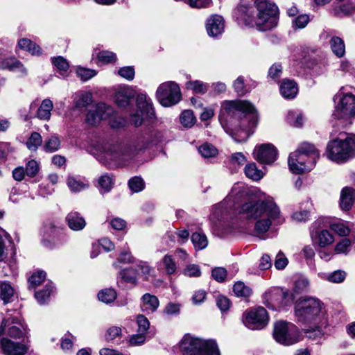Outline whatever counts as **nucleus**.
I'll use <instances>...</instances> for the list:
<instances>
[{
  "label": "nucleus",
  "instance_id": "nucleus-44",
  "mask_svg": "<svg viewBox=\"0 0 355 355\" xmlns=\"http://www.w3.org/2000/svg\"><path fill=\"white\" fill-rule=\"evenodd\" d=\"M180 123L187 128H191L196 122V117L191 110H184L180 116Z\"/></svg>",
  "mask_w": 355,
  "mask_h": 355
},
{
  "label": "nucleus",
  "instance_id": "nucleus-42",
  "mask_svg": "<svg viewBox=\"0 0 355 355\" xmlns=\"http://www.w3.org/2000/svg\"><path fill=\"white\" fill-rule=\"evenodd\" d=\"M199 153L205 158L214 157L218 154V150L208 143L203 144L198 148Z\"/></svg>",
  "mask_w": 355,
  "mask_h": 355
},
{
  "label": "nucleus",
  "instance_id": "nucleus-43",
  "mask_svg": "<svg viewBox=\"0 0 355 355\" xmlns=\"http://www.w3.org/2000/svg\"><path fill=\"white\" fill-rule=\"evenodd\" d=\"M233 291L238 297H249L252 293V289L241 282H239L234 285Z\"/></svg>",
  "mask_w": 355,
  "mask_h": 355
},
{
  "label": "nucleus",
  "instance_id": "nucleus-64",
  "mask_svg": "<svg viewBox=\"0 0 355 355\" xmlns=\"http://www.w3.org/2000/svg\"><path fill=\"white\" fill-rule=\"evenodd\" d=\"M101 121V117L96 112V109L90 110L88 111L86 115V121L87 123L95 125Z\"/></svg>",
  "mask_w": 355,
  "mask_h": 355
},
{
  "label": "nucleus",
  "instance_id": "nucleus-54",
  "mask_svg": "<svg viewBox=\"0 0 355 355\" xmlns=\"http://www.w3.org/2000/svg\"><path fill=\"white\" fill-rule=\"evenodd\" d=\"M98 184L103 192H108L112 187L113 179L107 175H103L99 178Z\"/></svg>",
  "mask_w": 355,
  "mask_h": 355
},
{
  "label": "nucleus",
  "instance_id": "nucleus-26",
  "mask_svg": "<svg viewBox=\"0 0 355 355\" xmlns=\"http://www.w3.org/2000/svg\"><path fill=\"white\" fill-rule=\"evenodd\" d=\"M142 309L144 311L153 313L157 310L159 305L158 298L150 293H146L142 296Z\"/></svg>",
  "mask_w": 355,
  "mask_h": 355
},
{
  "label": "nucleus",
  "instance_id": "nucleus-21",
  "mask_svg": "<svg viewBox=\"0 0 355 355\" xmlns=\"http://www.w3.org/2000/svg\"><path fill=\"white\" fill-rule=\"evenodd\" d=\"M66 221L70 229L74 231L82 230L86 225L85 218L77 211H71L66 217Z\"/></svg>",
  "mask_w": 355,
  "mask_h": 355
},
{
  "label": "nucleus",
  "instance_id": "nucleus-46",
  "mask_svg": "<svg viewBox=\"0 0 355 355\" xmlns=\"http://www.w3.org/2000/svg\"><path fill=\"white\" fill-rule=\"evenodd\" d=\"M46 278V272L44 271H37L33 273L28 279L29 288H35L40 285Z\"/></svg>",
  "mask_w": 355,
  "mask_h": 355
},
{
  "label": "nucleus",
  "instance_id": "nucleus-38",
  "mask_svg": "<svg viewBox=\"0 0 355 355\" xmlns=\"http://www.w3.org/2000/svg\"><path fill=\"white\" fill-rule=\"evenodd\" d=\"M96 112L101 117V120H106L114 113L113 108L104 103H98L96 107Z\"/></svg>",
  "mask_w": 355,
  "mask_h": 355
},
{
  "label": "nucleus",
  "instance_id": "nucleus-12",
  "mask_svg": "<svg viewBox=\"0 0 355 355\" xmlns=\"http://www.w3.org/2000/svg\"><path fill=\"white\" fill-rule=\"evenodd\" d=\"M273 336L277 342L282 345H291L298 341L300 334L295 324L279 321L275 324Z\"/></svg>",
  "mask_w": 355,
  "mask_h": 355
},
{
  "label": "nucleus",
  "instance_id": "nucleus-7",
  "mask_svg": "<svg viewBox=\"0 0 355 355\" xmlns=\"http://www.w3.org/2000/svg\"><path fill=\"white\" fill-rule=\"evenodd\" d=\"M334 100L336 106L331 121L333 128H343L351 124V119L355 116V96L339 92Z\"/></svg>",
  "mask_w": 355,
  "mask_h": 355
},
{
  "label": "nucleus",
  "instance_id": "nucleus-62",
  "mask_svg": "<svg viewBox=\"0 0 355 355\" xmlns=\"http://www.w3.org/2000/svg\"><path fill=\"white\" fill-rule=\"evenodd\" d=\"M352 242L349 239H342L335 248V251L337 253H347L351 247Z\"/></svg>",
  "mask_w": 355,
  "mask_h": 355
},
{
  "label": "nucleus",
  "instance_id": "nucleus-63",
  "mask_svg": "<svg viewBox=\"0 0 355 355\" xmlns=\"http://www.w3.org/2000/svg\"><path fill=\"white\" fill-rule=\"evenodd\" d=\"M288 259L285 257L284 254L282 252H279L276 256L275 267L277 270H282L285 268V267L288 265Z\"/></svg>",
  "mask_w": 355,
  "mask_h": 355
},
{
  "label": "nucleus",
  "instance_id": "nucleus-4",
  "mask_svg": "<svg viewBox=\"0 0 355 355\" xmlns=\"http://www.w3.org/2000/svg\"><path fill=\"white\" fill-rule=\"evenodd\" d=\"M322 305L318 300L313 297L300 300L295 304V313L299 322H314L316 324L313 331H306V336L309 338L315 339V337L320 336V328L327 324Z\"/></svg>",
  "mask_w": 355,
  "mask_h": 355
},
{
  "label": "nucleus",
  "instance_id": "nucleus-60",
  "mask_svg": "<svg viewBox=\"0 0 355 355\" xmlns=\"http://www.w3.org/2000/svg\"><path fill=\"white\" fill-rule=\"evenodd\" d=\"M26 174L29 177H34L39 171V164L35 160H30L26 166Z\"/></svg>",
  "mask_w": 355,
  "mask_h": 355
},
{
  "label": "nucleus",
  "instance_id": "nucleus-29",
  "mask_svg": "<svg viewBox=\"0 0 355 355\" xmlns=\"http://www.w3.org/2000/svg\"><path fill=\"white\" fill-rule=\"evenodd\" d=\"M119 275L123 281L135 285L137 282L138 272L135 268L130 267L120 271Z\"/></svg>",
  "mask_w": 355,
  "mask_h": 355
},
{
  "label": "nucleus",
  "instance_id": "nucleus-28",
  "mask_svg": "<svg viewBox=\"0 0 355 355\" xmlns=\"http://www.w3.org/2000/svg\"><path fill=\"white\" fill-rule=\"evenodd\" d=\"M311 236L313 238L315 237L314 239L320 247L329 245L334 241L333 235L327 230H323L317 232L315 236L312 233Z\"/></svg>",
  "mask_w": 355,
  "mask_h": 355
},
{
  "label": "nucleus",
  "instance_id": "nucleus-20",
  "mask_svg": "<svg viewBox=\"0 0 355 355\" xmlns=\"http://www.w3.org/2000/svg\"><path fill=\"white\" fill-rule=\"evenodd\" d=\"M1 343L3 351L7 355H24L27 350L24 345L12 342L8 339H3Z\"/></svg>",
  "mask_w": 355,
  "mask_h": 355
},
{
  "label": "nucleus",
  "instance_id": "nucleus-17",
  "mask_svg": "<svg viewBox=\"0 0 355 355\" xmlns=\"http://www.w3.org/2000/svg\"><path fill=\"white\" fill-rule=\"evenodd\" d=\"M8 328V334L10 337L19 338L26 332V329L24 324L17 318H7L3 320L1 327L0 331H4Z\"/></svg>",
  "mask_w": 355,
  "mask_h": 355
},
{
  "label": "nucleus",
  "instance_id": "nucleus-31",
  "mask_svg": "<svg viewBox=\"0 0 355 355\" xmlns=\"http://www.w3.org/2000/svg\"><path fill=\"white\" fill-rule=\"evenodd\" d=\"M52 293L53 286L51 284H47L44 289L40 290L35 293V297L40 304H44L49 301L50 295Z\"/></svg>",
  "mask_w": 355,
  "mask_h": 355
},
{
  "label": "nucleus",
  "instance_id": "nucleus-45",
  "mask_svg": "<svg viewBox=\"0 0 355 355\" xmlns=\"http://www.w3.org/2000/svg\"><path fill=\"white\" fill-rule=\"evenodd\" d=\"M161 262L163 265L164 269L168 275H173L176 272V263L171 256L168 254L165 255Z\"/></svg>",
  "mask_w": 355,
  "mask_h": 355
},
{
  "label": "nucleus",
  "instance_id": "nucleus-27",
  "mask_svg": "<svg viewBox=\"0 0 355 355\" xmlns=\"http://www.w3.org/2000/svg\"><path fill=\"white\" fill-rule=\"evenodd\" d=\"M53 107V105L52 101L49 98L44 99L37 109V117L42 120L48 121L50 119L51 114V112Z\"/></svg>",
  "mask_w": 355,
  "mask_h": 355
},
{
  "label": "nucleus",
  "instance_id": "nucleus-49",
  "mask_svg": "<svg viewBox=\"0 0 355 355\" xmlns=\"http://www.w3.org/2000/svg\"><path fill=\"white\" fill-rule=\"evenodd\" d=\"M138 276L144 277L145 280L148 279L153 269L150 268L146 262L140 261L136 266Z\"/></svg>",
  "mask_w": 355,
  "mask_h": 355
},
{
  "label": "nucleus",
  "instance_id": "nucleus-23",
  "mask_svg": "<svg viewBox=\"0 0 355 355\" xmlns=\"http://www.w3.org/2000/svg\"><path fill=\"white\" fill-rule=\"evenodd\" d=\"M15 290L12 284L7 281H0V299L4 304L13 301Z\"/></svg>",
  "mask_w": 355,
  "mask_h": 355
},
{
  "label": "nucleus",
  "instance_id": "nucleus-22",
  "mask_svg": "<svg viewBox=\"0 0 355 355\" xmlns=\"http://www.w3.org/2000/svg\"><path fill=\"white\" fill-rule=\"evenodd\" d=\"M279 90L284 98L291 99L295 98L297 95L298 88L295 82L291 80L285 79L282 81Z\"/></svg>",
  "mask_w": 355,
  "mask_h": 355
},
{
  "label": "nucleus",
  "instance_id": "nucleus-16",
  "mask_svg": "<svg viewBox=\"0 0 355 355\" xmlns=\"http://www.w3.org/2000/svg\"><path fill=\"white\" fill-rule=\"evenodd\" d=\"M288 293L282 289L274 288L266 292L263 295V302L269 309L276 310L284 304V300Z\"/></svg>",
  "mask_w": 355,
  "mask_h": 355
},
{
  "label": "nucleus",
  "instance_id": "nucleus-56",
  "mask_svg": "<svg viewBox=\"0 0 355 355\" xmlns=\"http://www.w3.org/2000/svg\"><path fill=\"white\" fill-rule=\"evenodd\" d=\"M52 63L60 72H66L69 67L67 60L62 56L52 58Z\"/></svg>",
  "mask_w": 355,
  "mask_h": 355
},
{
  "label": "nucleus",
  "instance_id": "nucleus-52",
  "mask_svg": "<svg viewBox=\"0 0 355 355\" xmlns=\"http://www.w3.org/2000/svg\"><path fill=\"white\" fill-rule=\"evenodd\" d=\"M233 87L235 92H236L239 96H243L248 92V89L245 85L244 78L243 76H239L236 79L234 82Z\"/></svg>",
  "mask_w": 355,
  "mask_h": 355
},
{
  "label": "nucleus",
  "instance_id": "nucleus-6",
  "mask_svg": "<svg viewBox=\"0 0 355 355\" xmlns=\"http://www.w3.org/2000/svg\"><path fill=\"white\" fill-rule=\"evenodd\" d=\"M319 155L313 145L309 143L302 144L288 157V164L291 171L301 174L311 171L319 158Z\"/></svg>",
  "mask_w": 355,
  "mask_h": 355
},
{
  "label": "nucleus",
  "instance_id": "nucleus-57",
  "mask_svg": "<svg viewBox=\"0 0 355 355\" xmlns=\"http://www.w3.org/2000/svg\"><path fill=\"white\" fill-rule=\"evenodd\" d=\"M288 122L296 128H300L303 123V116L301 114H297L295 112H289L288 115Z\"/></svg>",
  "mask_w": 355,
  "mask_h": 355
},
{
  "label": "nucleus",
  "instance_id": "nucleus-1",
  "mask_svg": "<svg viewBox=\"0 0 355 355\" xmlns=\"http://www.w3.org/2000/svg\"><path fill=\"white\" fill-rule=\"evenodd\" d=\"M239 215L242 218L256 220L254 232L257 234L268 232L272 224L280 225L284 222L279 207L269 196L264 199L248 198L240 206Z\"/></svg>",
  "mask_w": 355,
  "mask_h": 355
},
{
  "label": "nucleus",
  "instance_id": "nucleus-37",
  "mask_svg": "<svg viewBox=\"0 0 355 355\" xmlns=\"http://www.w3.org/2000/svg\"><path fill=\"white\" fill-rule=\"evenodd\" d=\"M191 241L197 250H202L207 246L208 241L205 234L195 232L191 236Z\"/></svg>",
  "mask_w": 355,
  "mask_h": 355
},
{
  "label": "nucleus",
  "instance_id": "nucleus-55",
  "mask_svg": "<svg viewBox=\"0 0 355 355\" xmlns=\"http://www.w3.org/2000/svg\"><path fill=\"white\" fill-rule=\"evenodd\" d=\"M128 186L133 192H139L144 188V182L141 178L134 177L128 182Z\"/></svg>",
  "mask_w": 355,
  "mask_h": 355
},
{
  "label": "nucleus",
  "instance_id": "nucleus-2",
  "mask_svg": "<svg viewBox=\"0 0 355 355\" xmlns=\"http://www.w3.org/2000/svg\"><path fill=\"white\" fill-rule=\"evenodd\" d=\"M222 115L225 117L227 125L234 126L238 133H234L237 142L246 141L254 132L258 123L257 111L248 101H230L223 105Z\"/></svg>",
  "mask_w": 355,
  "mask_h": 355
},
{
  "label": "nucleus",
  "instance_id": "nucleus-61",
  "mask_svg": "<svg viewBox=\"0 0 355 355\" xmlns=\"http://www.w3.org/2000/svg\"><path fill=\"white\" fill-rule=\"evenodd\" d=\"M309 285V282L306 278L300 277L295 282L294 291L297 293L306 291Z\"/></svg>",
  "mask_w": 355,
  "mask_h": 355
},
{
  "label": "nucleus",
  "instance_id": "nucleus-9",
  "mask_svg": "<svg viewBox=\"0 0 355 355\" xmlns=\"http://www.w3.org/2000/svg\"><path fill=\"white\" fill-rule=\"evenodd\" d=\"M245 194L243 184L239 182L235 183L226 198L215 206L211 214V219L220 221L232 218L234 214L233 208L235 204Z\"/></svg>",
  "mask_w": 355,
  "mask_h": 355
},
{
  "label": "nucleus",
  "instance_id": "nucleus-58",
  "mask_svg": "<svg viewBox=\"0 0 355 355\" xmlns=\"http://www.w3.org/2000/svg\"><path fill=\"white\" fill-rule=\"evenodd\" d=\"M346 277V273L343 270H336L328 275L327 279L333 283H341Z\"/></svg>",
  "mask_w": 355,
  "mask_h": 355
},
{
  "label": "nucleus",
  "instance_id": "nucleus-8",
  "mask_svg": "<svg viewBox=\"0 0 355 355\" xmlns=\"http://www.w3.org/2000/svg\"><path fill=\"white\" fill-rule=\"evenodd\" d=\"M344 135V132H340L339 138L329 141L327 146V157L338 164L344 163L355 157V135L343 138Z\"/></svg>",
  "mask_w": 355,
  "mask_h": 355
},
{
  "label": "nucleus",
  "instance_id": "nucleus-18",
  "mask_svg": "<svg viewBox=\"0 0 355 355\" xmlns=\"http://www.w3.org/2000/svg\"><path fill=\"white\" fill-rule=\"evenodd\" d=\"M206 28L209 36L217 37L224 31L223 18L218 15L211 16L207 20Z\"/></svg>",
  "mask_w": 355,
  "mask_h": 355
},
{
  "label": "nucleus",
  "instance_id": "nucleus-48",
  "mask_svg": "<svg viewBox=\"0 0 355 355\" xmlns=\"http://www.w3.org/2000/svg\"><path fill=\"white\" fill-rule=\"evenodd\" d=\"M4 64L5 67L10 70H19L21 73L26 74V69L24 67L23 64L14 58L7 59Z\"/></svg>",
  "mask_w": 355,
  "mask_h": 355
},
{
  "label": "nucleus",
  "instance_id": "nucleus-3",
  "mask_svg": "<svg viewBox=\"0 0 355 355\" xmlns=\"http://www.w3.org/2000/svg\"><path fill=\"white\" fill-rule=\"evenodd\" d=\"M277 7L266 0H257L252 6L241 5L238 8L241 20L247 26L261 31L270 30L277 24Z\"/></svg>",
  "mask_w": 355,
  "mask_h": 355
},
{
  "label": "nucleus",
  "instance_id": "nucleus-14",
  "mask_svg": "<svg viewBox=\"0 0 355 355\" xmlns=\"http://www.w3.org/2000/svg\"><path fill=\"white\" fill-rule=\"evenodd\" d=\"M268 316L266 310L261 306L248 310L245 313L244 324L251 329H260L266 326Z\"/></svg>",
  "mask_w": 355,
  "mask_h": 355
},
{
  "label": "nucleus",
  "instance_id": "nucleus-19",
  "mask_svg": "<svg viewBox=\"0 0 355 355\" xmlns=\"http://www.w3.org/2000/svg\"><path fill=\"white\" fill-rule=\"evenodd\" d=\"M355 12V3L353 1L345 0L338 2L334 5L331 13L337 17H343L348 15H351Z\"/></svg>",
  "mask_w": 355,
  "mask_h": 355
},
{
  "label": "nucleus",
  "instance_id": "nucleus-47",
  "mask_svg": "<svg viewBox=\"0 0 355 355\" xmlns=\"http://www.w3.org/2000/svg\"><path fill=\"white\" fill-rule=\"evenodd\" d=\"M76 74L78 77L83 81H87L92 78L94 77L97 72L94 69H87L85 67H78L76 69Z\"/></svg>",
  "mask_w": 355,
  "mask_h": 355
},
{
  "label": "nucleus",
  "instance_id": "nucleus-24",
  "mask_svg": "<svg viewBox=\"0 0 355 355\" xmlns=\"http://www.w3.org/2000/svg\"><path fill=\"white\" fill-rule=\"evenodd\" d=\"M355 199V190L352 188L345 187L340 193V207L343 210H349Z\"/></svg>",
  "mask_w": 355,
  "mask_h": 355
},
{
  "label": "nucleus",
  "instance_id": "nucleus-5",
  "mask_svg": "<svg viewBox=\"0 0 355 355\" xmlns=\"http://www.w3.org/2000/svg\"><path fill=\"white\" fill-rule=\"evenodd\" d=\"M144 148V141L134 140L128 144L106 142L101 145V150L106 159L105 164L110 167L112 164L109 162H113L117 166L123 165Z\"/></svg>",
  "mask_w": 355,
  "mask_h": 355
},
{
  "label": "nucleus",
  "instance_id": "nucleus-51",
  "mask_svg": "<svg viewBox=\"0 0 355 355\" xmlns=\"http://www.w3.org/2000/svg\"><path fill=\"white\" fill-rule=\"evenodd\" d=\"M93 101L92 95L89 92H82L79 98L76 101V105L78 107H84L90 105Z\"/></svg>",
  "mask_w": 355,
  "mask_h": 355
},
{
  "label": "nucleus",
  "instance_id": "nucleus-11",
  "mask_svg": "<svg viewBox=\"0 0 355 355\" xmlns=\"http://www.w3.org/2000/svg\"><path fill=\"white\" fill-rule=\"evenodd\" d=\"M155 113L150 98L140 94L137 97V110L130 115V122L136 127L140 126L145 119H153Z\"/></svg>",
  "mask_w": 355,
  "mask_h": 355
},
{
  "label": "nucleus",
  "instance_id": "nucleus-40",
  "mask_svg": "<svg viewBox=\"0 0 355 355\" xmlns=\"http://www.w3.org/2000/svg\"><path fill=\"white\" fill-rule=\"evenodd\" d=\"M330 228L340 236H346L350 232L349 225L343 222L333 223L330 225Z\"/></svg>",
  "mask_w": 355,
  "mask_h": 355
},
{
  "label": "nucleus",
  "instance_id": "nucleus-36",
  "mask_svg": "<svg viewBox=\"0 0 355 355\" xmlns=\"http://www.w3.org/2000/svg\"><path fill=\"white\" fill-rule=\"evenodd\" d=\"M60 139L55 135H52L45 140L43 148L46 153H53L60 149Z\"/></svg>",
  "mask_w": 355,
  "mask_h": 355
},
{
  "label": "nucleus",
  "instance_id": "nucleus-30",
  "mask_svg": "<svg viewBox=\"0 0 355 355\" xmlns=\"http://www.w3.org/2000/svg\"><path fill=\"white\" fill-rule=\"evenodd\" d=\"M330 46L333 53L338 58H342L345 53L344 41L339 37H333L330 40Z\"/></svg>",
  "mask_w": 355,
  "mask_h": 355
},
{
  "label": "nucleus",
  "instance_id": "nucleus-41",
  "mask_svg": "<svg viewBox=\"0 0 355 355\" xmlns=\"http://www.w3.org/2000/svg\"><path fill=\"white\" fill-rule=\"evenodd\" d=\"M42 143V138L40 134L33 132L26 141V146L29 150L35 151Z\"/></svg>",
  "mask_w": 355,
  "mask_h": 355
},
{
  "label": "nucleus",
  "instance_id": "nucleus-32",
  "mask_svg": "<svg viewBox=\"0 0 355 355\" xmlns=\"http://www.w3.org/2000/svg\"><path fill=\"white\" fill-rule=\"evenodd\" d=\"M186 87L193 93L204 94L208 90V85L200 80H190L186 83Z\"/></svg>",
  "mask_w": 355,
  "mask_h": 355
},
{
  "label": "nucleus",
  "instance_id": "nucleus-10",
  "mask_svg": "<svg viewBox=\"0 0 355 355\" xmlns=\"http://www.w3.org/2000/svg\"><path fill=\"white\" fill-rule=\"evenodd\" d=\"M180 348L184 355H220L215 340H203L190 335L184 336Z\"/></svg>",
  "mask_w": 355,
  "mask_h": 355
},
{
  "label": "nucleus",
  "instance_id": "nucleus-35",
  "mask_svg": "<svg viewBox=\"0 0 355 355\" xmlns=\"http://www.w3.org/2000/svg\"><path fill=\"white\" fill-rule=\"evenodd\" d=\"M67 184L73 192H78L88 187V182L77 180L74 177L69 176L67 180Z\"/></svg>",
  "mask_w": 355,
  "mask_h": 355
},
{
  "label": "nucleus",
  "instance_id": "nucleus-33",
  "mask_svg": "<svg viewBox=\"0 0 355 355\" xmlns=\"http://www.w3.org/2000/svg\"><path fill=\"white\" fill-rule=\"evenodd\" d=\"M18 45L20 49L30 52L32 55H39L40 53V47L28 39H21Z\"/></svg>",
  "mask_w": 355,
  "mask_h": 355
},
{
  "label": "nucleus",
  "instance_id": "nucleus-13",
  "mask_svg": "<svg viewBox=\"0 0 355 355\" xmlns=\"http://www.w3.org/2000/svg\"><path fill=\"white\" fill-rule=\"evenodd\" d=\"M158 101L164 107H170L177 104L181 99L180 89L177 83L173 81L161 84L156 92Z\"/></svg>",
  "mask_w": 355,
  "mask_h": 355
},
{
  "label": "nucleus",
  "instance_id": "nucleus-50",
  "mask_svg": "<svg viewBox=\"0 0 355 355\" xmlns=\"http://www.w3.org/2000/svg\"><path fill=\"white\" fill-rule=\"evenodd\" d=\"M98 60L105 64L114 62L116 60V55L110 51H102L98 53Z\"/></svg>",
  "mask_w": 355,
  "mask_h": 355
},
{
  "label": "nucleus",
  "instance_id": "nucleus-15",
  "mask_svg": "<svg viewBox=\"0 0 355 355\" xmlns=\"http://www.w3.org/2000/svg\"><path fill=\"white\" fill-rule=\"evenodd\" d=\"M252 154L259 163L270 164L277 159V150L271 144H263L256 146Z\"/></svg>",
  "mask_w": 355,
  "mask_h": 355
},
{
  "label": "nucleus",
  "instance_id": "nucleus-34",
  "mask_svg": "<svg viewBox=\"0 0 355 355\" xmlns=\"http://www.w3.org/2000/svg\"><path fill=\"white\" fill-rule=\"evenodd\" d=\"M244 172L248 178L253 180H259L263 176V172L257 168L254 163L247 164L244 168Z\"/></svg>",
  "mask_w": 355,
  "mask_h": 355
},
{
  "label": "nucleus",
  "instance_id": "nucleus-25",
  "mask_svg": "<svg viewBox=\"0 0 355 355\" xmlns=\"http://www.w3.org/2000/svg\"><path fill=\"white\" fill-rule=\"evenodd\" d=\"M133 96L132 90L130 87L121 88L115 94V102L119 107H125Z\"/></svg>",
  "mask_w": 355,
  "mask_h": 355
},
{
  "label": "nucleus",
  "instance_id": "nucleus-53",
  "mask_svg": "<svg viewBox=\"0 0 355 355\" xmlns=\"http://www.w3.org/2000/svg\"><path fill=\"white\" fill-rule=\"evenodd\" d=\"M117 74L128 80H132L135 78V71L133 67L128 66L121 67L118 70Z\"/></svg>",
  "mask_w": 355,
  "mask_h": 355
},
{
  "label": "nucleus",
  "instance_id": "nucleus-59",
  "mask_svg": "<svg viewBox=\"0 0 355 355\" xmlns=\"http://www.w3.org/2000/svg\"><path fill=\"white\" fill-rule=\"evenodd\" d=\"M309 21V17L307 15H300L293 20L294 28H303Z\"/></svg>",
  "mask_w": 355,
  "mask_h": 355
},
{
  "label": "nucleus",
  "instance_id": "nucleus-39",
  "mask_svg": "<svg viewBox=\"0 0 355 355\" xmlns=\"http://www.w3.org/2000/svg\"><path fill=\"white\" fill-rule=\"evenodd\" d=\"M116 296V292L112 288H105L98 293V300L105 304H109L114 301Z\"/></svg>",
  "mask_w": 355,
  "mask_h": 355
}]
</instances>
